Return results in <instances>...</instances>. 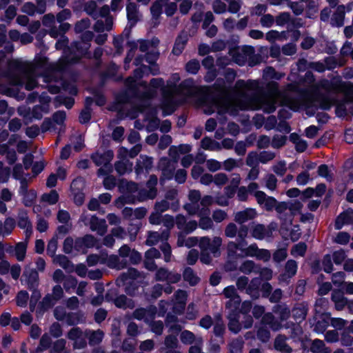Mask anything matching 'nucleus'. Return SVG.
<instances>
[{"mask_svg": "<svg viewBox=\"0 0 353 353\" xmlns=\"http://www.w3.org/2000/svg\"><path fill=\"white\" fill-rule=\"evenodd\" d=\"M268 92L261 94L257 81H238L232 97H223L203 103L202 108L205 114H210L215 111L219 114L228 112L234 115L239 110H259L270 113L274 112L278 104H281L294 111L312 106L305 98L294 99L282 94L276 83H270L268 86Z\"/></svg>", "mask_w": 353, "mask_h": 353, "instance_id": "nucleus-1", "label": "nucleus"}, {"mask_svg": "<svg viewBox=\"0 0 353 353\" xmlns=\"http://www.w3.org/2000/svg\"><path fill=\"white\" fill-rule=\"evenodd\" d=\"M179 74H173L165 85L164 81L161 78H154L150 81L149 85L145 82L139 83V92H141L143 99H150L155 96L158 90L162 92L161 108L164 115L172 113L176 105L188 101L192 97L196 94L198 89L194 85L191 79H187L176 86L180 81Z\"/></svg>", "mask_w": 353, "mask_h": 353, "instance_id": "nucleus-2", "label": "nucleus"}, {"mask_svg": "<svg viewBox=\"0 0 353 353\" xmlns=\"http://www.w3.org/2000/svg\"><path fill=\"white\" fill-rule=\"evenodd\" d=\"M157 183V178L155 176H151L148 183V190H141L137 192L138 187L135 183L133 182H122L121 188L125 189L126 193L132 194V196L130 197L126 194L123 195L117 201V206H119V203H134L135 197L139 201H144L146 199H152L157 195V190L155 185Z\"/></svg>", "mask_w": 353, "mask_h": 353, "instance_id": "nucleus-3", "label": "nucleus"}, {"mask_svg": "<svg viewBox=\"0 0 353 353\" xmlns=\"http://www.w3.org/2000/svg\"><path fill=\"white\" fill-rule=\"evenodd\" d=\"M221 244L222 239L219 236L214 237L212 241L209 237H201L199 241V247L202 251L201 261L205 264H209L211 262L210 257L205 253L208 250H210L214 257L219 256L221 254Z\"/></svg>", "mask_w": 353, "mask_h": 353, "instance_id": "nucleus-4", "label": "nucleus"}, {"mask_svg": "<svg viewBox=\"0 0 353 353\" xmlns=\"http://www.w3.org/2000/svg\"><path fill=\"white\" fill-rule=\"evenodd\" d=\"M321 86L327 91L343 92L347 100L353 101V85L349 83L342 82L334 78L330 82L327 80L321 81Z\"/></svg>", "mask_w": 353, "mask_h": 353, "instance_id": "nucleus-5", "label": "nucleus"}, {"mask_svg": "<svg viewBox=\"0 0 353 353\" xmlns=\"http://www.w3.org/2000/svg\"><path fill=\"white\" fill-rule=\"evenodd\" d=\"M241 181V178L239 174H232L230 180V184L224 188V195L216 196L215 202L221 206L228 205L229 199L234 196Z\"/></svg>", "mask_w": 353, "mask_h": 353, "instance_id": "nucleus-6", "label": "nucleus"}, {"mask_svg": "<svg viewBox=\"0 0 353 353\" xmlns=\"http://www.w3.org/2000/svg\"><path fill=\"white\" fill-rule=\"evenodd\" d=\"M80 221L85 225H88L92 231L103 236L108 230V225L105 219H99L95 216L88 213H83L80 217Z\"/></svg>", "mask_w": 353, "mask_h": 353, "instance_id": "nucleus-7", "label": "nucleus"}, {"mask_svg": "<svg viewBox=\"0 0 353 353\" xmlns=\"http://www.w3.org/2000/svg\"><path fill=\"white\" fill-rule=\"evenodd\" d=\"M158 58L157 53L149 54L146 57V61L151 65L150 67H148L145 65H141L134 71V78L140 79L145 74H152L153 75L157 74L159 72V68L154 65Z\"/></svg>", "mask_w": 353, "mask_h": 353, "instance_id": "nucleus-8", "label": "nucleus"}, {"mask_svg": "<svg viewBox=\"0 0 353 353\" xmlns=\"http://www.w3.org/2000/svg\"><path fill=\"white\" fill-rule=\"evenodd\" d=\"M114 154L112 151L108 150L103 154L96 153L92 156L93 161L97 165H103L104 168H101L98 170L99 176L105 175L107 172L111 170L109 163L112 160Z\"/></svg>", "mask_w": 353, "mask_h": 353, "instance_id": "nucleus-9", "label": "nucleus"}, {"mask_svg": "<svg viewBox=\"0 0 353 353\" xmlns=\"http://www.w3.org/2000/svg\"><path fill=\"white\" fill-rule=\"evenodd\" d=\"M223 294L229 301L226 303V307L232 312L237 310L241 303V299L236 294V289L234 286H228L223 290Z\"/></svg>", "mask_w": 353, "mask_h": 353, "instance_id": "nucleus-10", "label": "nucleus"}, {"mask_svg": "<svg viewBox=\"0 0 353 353\" xmlns=\"http://www.w3.org/2000/svg\"><path fill=\"white\" fill-rule=\"evenodd\" d=\"M176 192L175 190L170 192L167 194L165 200L156 203L155 210L163 212L170 208L176 210L178 207V201L176 199Z\"/></svg>", "mask_w": 353, "mask_h": 353, "instance_id": "nucleus-11", "label": "nucleus"}, {"mask_svg": "<svg viewBox=\"0 0 353 353\" xmlns=\"http://www.w3.org/2000/svg\"><path fill=\"white\" fill-rule=\"evenodd\" d=\"M189 203L184 205L185 210L190 214H196L199 212L201 194L198 190H190L188 194Z\"/></svg>", "mask_w": 353, "mask_h": 353, "instance_id": "nucleus-12", "label": "nucleus"}, {"mask_svg": "<svg viewBox=\"0 0 353 353\" xmlns=\"http://www.w3.org/2000/svg\"><path fill=\"white\" fill-rule=\"evenodd\" d=\"M88 335L87 332H83L79 328L74 327L68 332V338L74 341V348L81 349L85 345Z\"/></svg>", "mask_w": 353, "mask_h": 353, "instance_id": "nucleus-13", "label": "nucleus"}, {"mask_svg": "<svg viewBox=\"0 0 353 353\" xmlns=\"http://www.w3.org/2000/svg\"><path fill=\"white\" fill-rule=\"evenodd\" d=\"M187 299V293L183 290H178L175 294V299L173 303V312L177 314H181L185 308Z\"/></svg>", "mask_w": 353, "mask_h": 353, "instance_id": "nucleus-14", "label": "nucleus"}, {"mask_svg": "<svg viewBox=\"0 0 353 353\" xmlns=\"http://www.w3.org/2000/svg\"><path fill=\"white\" fill-rule=\"evenodd\" d=\"M139 112H145V114H147L145 121L148 122V124H146V127L148 129V130L152 131L158 128V126L159 125V120L156 117V110L148 109L144 108H140Z\"/></svg>", "mask_w": 353, "mask_h": 353, "instance_id": "nucleus-15", "label": "nucleus"}, {"mask_svg": "<svg viewBox=\"0 0 353 353\" xmlns=\"http://www.w3.org/2000/svg\"><path fill=\"white\" fill-rule=\"evenodd\" d=\"M353 223V210H348L341 214L336 218L335 221V229L340 230L345 225Z\"/></svg>", "mask_w": 353, "mask_h": 353, "instance_id": "nucleus-16", "label": "nucleus"}, {"mask_svg": "<svg viewBox=\"0 0 353 353\" xmlns=\"http://www.w3.org/2000/svg\"><path fill=\"white\" fill-rule=\"evenodd\" d=\"M257 212L254 208H247L245 210L236 212L234 214V220L239 223H243L254 219Z\"/></svg>", "mask_w": 353, "mask_h": 353, "instance_id": "nucleus-17", "label": "nucleus"}, {"mask_svg": "<svg viewBox=\"0 0 353 353\" xmlns=\"http://www.w3.org/2000/svg\"><path fill=\"white\" fill-rule=\"evenodd\" d=\"M23 276L24 278V281L29 288L32 289L37 285L39 275L36 270L27 267L24 270Z\"/></svg>", "mask_w": 353, "mask_h": 353, "instance_id": "nucleus-18", "label": "nucleus"}, {"mask_svg": "<svg viewBox=\"0 0 353 353\" xmlns=\"http://www.w3.org/2000/svg\"><path fill=\"white\" fill-rule=\"evenodd\" d=\"M93 37V34L90 32H85L83 33L82 37V41L79 43H75V49L79 54L83 55L85 54L90 48V41Z\"/></svg>", "mask_w": 353, "mask_h": 353, "instance_id": "nucleus-19", "label": "nucleus"}, {"mask_svg": "<svg viewBox=\"0 0 353 353\" xmlns=\"http://www.w3.org/2000/svg\"><path fill=\"white\" fill-rule=\"evenodd\" d=\"M297 263L294 260H288L285 264V272L281 275L280 279L285 281L287 279L294 276L297 271Z\"/></svg>", "mask_w": 353, "mask_h": 353, "instance_id": "nucleus-20", "label": "nucleus"}, {"mask_svg": "<svg viewBox=\"0 0 353 353\" xmlns=\"http://www.w3.org/2000/svg\"><path fill=\"white\" fill-rule=\"evenodd\" d=\"M270 234L271 230L261 224L255 225L252 230V235L256 239H263L267 236H270Z\"/></svg>", "mask_w": 353, "mask_h": 353, "instance_id": "nucleus-21", "label": "nucleus"}, {"mask_svg": "<svg viewBox=\"0 0 353 353\" xmlns=\"http://www.w3.org/2000/svg\"><path fill=\"white\" fill-rule=\"evenodd\" d=\"M37 4L39 6V8L37 9V8L34 6V5L32 3H26L23 5L22 8V11L25 13H27L30 15H33L36 12L39 13H43L44 12V1L43 0H39L37 1Z\"/></svg>", "mask_w": 353, "mask_h": 353, "instance_id": "nucleus-22", "label": "nucleus"}, {"mask_svg": "<svg viewBox=\"0 0 353 353\" xmlns=\"http://www.w3.org/2000/svg\"><path fill=\"white\" fill-rule=\"evenodd\" d=\"M345 8L344 6H340L336 8L335 13L331 19V23L333 26H342L344 23Z\"/></svg>", "mask_w": 353, "mask_h": 353, "instance_id": "nucleus-23", "label": "nucleus"}, {"mask_svg": "<svg viewBox=\"0 0 353 353\" xmlns=\"http://www.w3.org/2000/svg\"><path fill=\"white\" fill-rule=\"evenodd\" d=\"M152 161L151 158L146 156H140L136 168V172L139 174L143 172L144 170L147 171L152 167Z\"/></svg>", "mask_w": 353, "mask_h": 353, "instance_id": "nucleus-24", "label": "nucleus"}, {"mask_svg": "<svg viewBox=\"0 0 353 353\" xmlns=\"http://www.w3.org/2000/svg\"><path fill=\"white\" fill-rule=\"evenodd\" d=\"M236 311L237 310L232 312L231 310H229L228 314V319L230 321L228 323V327L229 329L234 333L239 332L241 327V324L239 323V318L237 317L238 314L236 313Z\"/></svg>", "mask_w": 353, "mask_h": 353, "instance_id": "nucleus-25", "label": "nucleus"}, {"mask_svg": "<svg viewBox=\"0 0 353 353\" xmlns=\"http://www.w3.org/2000/svg\"><path fill=\"white\" fill-rule=\"evenodd\" d=\"M281 219L291 223V216H289L288 204L285 202L277 203L274 207Z\"/></svg>", "mask_w": 353, "mask_h": 353, "instance_id": "nucleus-26", "label": "nucleus"}, {"mask_svg": "<svg viewBox=\"0 0 353 353\" xmlns=\"http://www.w3.org/2000/svg\"><path fill=\"white\" fill-rule=\"evenodd\" d=\"M213 198L211 196H205L201 199L199 204V212L196 214L199 216L209 215L210 210L208 207L213 203Z\"/></svg>", "mask_w": 353, "mask_h": 353, "instance_id": "nucleus-27", "label": "nucleus"}, {"mask_svg": "<svg viewBox=\"0 0 353 353\" xmlns=\"http://www.w3.org/2000/svg\"><path fill=\"white\" fill-rule=\"evenodd\" d=\"M115 169L120 174H123L132 171V163L126 157H123L119 159V161L115 164Z\"/></svg>", "mask_w": 353, "mask_h": 353, "instance_id": "nucleus-28", "label": "nucleus"}, {"mask_svg": "<svg viewBox=\"0 0 353 353\" xmlns=\"http://www.w3.org/2000/svg\"><path fill=\"white\" fill-rule=\"evenodd\" d=\"M107 264L111 268L121 270L126 266V261L125 259H120L118 256L111 255L107 259Z\"/></svg>", "mask_w": 353, "mask_h": 353, "instance_id": "nucleus-29", "label": "nucleus"}, {"mask_svg": "<svg viewBox=\"0 0 353 353\" xmlns=\"http://www.w3.org/2000/svg\"><path fill=\"white\" fill-rule=\"evenodd\" d=\"M332 299L335 303V307L337 310H343L347 305V299L340 292H334L332 295Z\"/></svg>", "mask_w": 353, "mask_h": 353, "instance_id": "nucleus-30", "label": "nucleus"}, {"mask_svg": "<svg viewBox=\"0 0 353 353\" xmlns=\"http://www.w3.org/2000/svg\"><path fill=\"white\" fill-rule=\"evenodd\" d=\"M191 145L188 144L180 145L179 147H172L170 148V156L176 161L179 158L178 152L181 154L188 153L191 150Z\"/></svg>", "mask_w": 353, "mask_h": 353, "instance_id": "nucleus-31", "label": "nucleus"}, {"mask_svg": "<svg viewBox=\"0 0 353 353\" xmlns=\"http://www.w3.org/2000/svg\"><path fill=\"white\" fill-rule=\"evenodd\" d=\"M95 239L92 235H86L83 239H78L75 241V248L80 250L81 247L90 248L94 245Z\"/></svg>", "mask_w": 353, "mask_h": 353, "instance_id": "nucleus-32", "label": "nucleus"}, {"mask_svg": "<svg viewBox=\"0 0 353 353\" xmlns=\"http://www.w3.org/2000/svg\"><path fill=\"white\" fill-rule=\"evenodd\" d=\"M53 262L68 272H72L74 270L72 264L65 256L56 255L53 258Z\"/></svg>", "mask_w": 353, "mask_h": 353, "instance_id": "nucleus-33", "label": "nucleus"}, {"mask_svg": "<svg viewBox=\"0 0 353 353\" xmlns=\"http://www.w3.org/2000/svg\"><path fill=\"white\" fill-rule=\"evenodd\" d=\"M141 149V147L139 145H135L130 151H128L127 149L124 148H121L118 151V158L122 159L123 157L127 158L128 157H130V158H134L139 153Z\"/></svg>", "mask_w": 353, "mask_h": 353, "instance_id": "nucleus-34", "label": "nucleus"}, {"mask_svg": "<svg viewBox=\"0 0 353 353\" xmlns=\"http://www.w3.org/2000/svg\"><path fill=\"white\" fill-rule=\"evenodd\" d=\"M201 148L204 150L216 151L219 150L221 147L218 142L212 140L210 138L205 137L201 141Z\"/></svg>", "mask_w": 353, "mask_h": 353, "instance_id": "nucleus-35", "label": "nucleus"}, {"mask_svg": "<svg viewBox=\"0 0 353 353\" xmlns=\"http://www.w3.org/2000/svg\"><path fill=\"white\" fill-rule=\"evenodd\" d=\"M169 234L168 230L163 232L161 236L157 232H150L147 239V243L151 245L157 243L160 239L167 240L169 237Z\"/></svg>", "mask_w": 353, "mask_h": 353, "instance_id": "nucleus-36", "label": "nucleus"}, {"mask_svg": "<svg viewBox=\"0 0 353 353\" xmlns=\"http://www.w3.org/2000/svg\"><path fill=\"white\" fill-rule=\"evenodd\" d=\"M126 10L128 20L133 24L135 23L139 19V12L137 5L134 3H128Z\"/></svg>", "mask_w": 353, "mask_h": 353, "instance_id": "nucleus-37", "label": "nucleus"}, {"mask_svg": "<svg viewBox=\"0 0 353 353\" xmlns=\"http://www.w3.org/2000/svg\"><path fill=\"white\" fill-rule=\"evenodd\" d=\"M288 204L289 209V216H291V221H292V216L301 213L302 208L303 207V203L298 200L291 201Z\"/></svg>", "mask_w": 353, "mask_h": 353, "instance_id": "nucleus-38", "label": "nucleus"}, {"mask_svg": "<svg viewBox=\"0 0 353 353\" xmlns=\"http://www.w3.org/2000/svg\"><path fill=\"white\" fill-rule=\"evenodd\" d=\"M261 285V281L259 279H253L248 288L246 289V292L248 294H250L252 297L256 299L259 296V288Z\"/></svg>", "mask_w": 353, "mask_h": 353, "instance_id": "nucleus-39", "label": "nucleus"}, {"mask_svg": "<svg viewBox=\"0 0 353 353\" xmlns=\"http://www.w3.org/2000/svg\"><path fill=\"white\" fill-rule=\"evenodd\" d=\"M138 275V272L135 269L130 268L126 273H124L121 276L120 280L123 283L124 285H132V280L135 279Z\"/></svg>", "mask_w": 353, "mask_h": 353, "instance_id": "nucleus-40", "label": "nucleus"}, {"mask_svg": "<svg viewBox=\"0 0 353 353\" xmlns=\"http://www.w3.org/2000/svg\"><path fill=\"white\" fill-rule=\"evenodd\" d=\"M274 347L277 350L283 353H290L291 352V348L285 342V338L282 336L276 337L274 342Z\"/></svg>", "mask_w": 353, "mask_h": 353, "instance_id": "nucleus-41", "label": "nucleus"}, {"mask_svg": "<svg viewBox=\"0 0 353 353\" xmlns=\"http://www.w3.org/2000/svg\"><path fill=\"white\" fill-rule=\"evenodd\" d=\"M112 25V19L110 17L105 19V23L102 19L97 20L94 25V30L97 32H103L111 29Z\"/></svg>", "mask_w": 353, "mask_h": 353, "instance_id": "nucleus-42", "label": "nucleus"}, {"mask_svg": "<svg viewBox=\"0 0 353 353\" xmlns=\"http://www.w3.org/2000/svg\"><path fill=\"white\" fill-rule=\"evenodd\" d=\"M262 321L264 324L268 325L273 330H278L281 328L280 322L274 320L271 313L265 314L263 316Z\"/></svg>", "mask_w": 353, "mask_h": 353, "instance_id": "nucleus-43", "label": "nucleus"}, {"mask_svg": "<svg viewBox=\"0 0 353 353\" xmlns=\"http://www.w3.org/2000/svg\"><path fill=\"white\" fill-rule=\"evenodd\" d=\"M114 303L117 307L124 309L132 308L134 306L133 301L131 299H127V297L123 295L118 296L114 300Z\"/></svg>", "mask_w": 353, "mask_h": 353, "instance_id": "nucleus-44", "label": "nucleus"}, {"mask_svg": "<svg viewBox=\"0 0 353 353\" xmlns=\"http://www.w3.org/2000/svg\"><path fill=\"white\" fill-rule=\"evenodd\" d=\"M27 245L26 243L20 242L14 248V256L17 259L21 261L24 259L26 253Z\"/></svg>", "mask_w": 353, "mask_h": 353, "instance_id": "nucleus-45", "label": "nucleus"}, {"mask_svg": "<svg viewBox=\"0 0 353 353\" xmlns=\"http://www.w3.org/2000/svg\"><path fill=\"white\" fill-rule=\"evenodd\" d=\"M184 280L188 282L190 285H194L199 281V278L194 273L193 270L188 268L183 272Z\"/></svg>", "mask_w": 353, "mask_h": 353, "instance_id": "nucleus-46", "label": "nucleus"}, {"mask_svg": "<svg viewBox=\"0 0 353 353\" xmlns=\"http://www.w3.org/2000/svg\"><path fill=\"white\" fill-rule=\"evenodd\" d=\"M307 250V245L305 243H299L294 245L291 250V254L294 257L303 256Z\"/></svg>", "mask_w": 353, "mask_h": 353, "instance_id": "nucleus-47", "label": "nucleus"}, {"mask_svg": "<svg viewBox=\"0 0 353 353\" xmlns=\"http://www.w3.org/2000/svg\"><path fill=\"white\" fill-rule=\"evenodd\" d=\"M19 226L26 229V236H30L32 233V226L26 214H22L19 216Z\"/></svg>", "mask_w": 353, "mask_h": 353, "instance_id": "nucleus-48", "label": "nucleus"}, {"mask_svg": "<svg viewBox=\"0 0 353 353\" xmlns=\"http://www.w3.org/2000/svg\"><path fill=\"white\" fill-rule=\"evenodd\" d=\"M168 0H157L151 6L150 10L154 18L158 17L162 10V7Z\"/></svg>", "mask_w": 353, "mask_h": 353, "instance_id": "nucleus-49", "label": "nucleus"}, {"mask_svg": "<svg viewBox=\"0 0 353 353\" xmlns=\"http://www.w3.org/2000/svg\"><path fill=\"white\" fill-rule=\"evenodd\" d=\"M186 41V36L180 35L175 42L174 46L172 50L173 53L176 55L180 54L185 47Z\"/></svg>", "mask_w": 353, "mask_h": 353, "instance_id": "nucleus-50", "label": "nucleus"}, {"mask_svg": "<svg viewBox=\"0 0 353 353\" xmlns=\"http://www.w3.org/2000/svg\"><path fill=\"white\" fill-rule=\"evenodd\" d=\"M87 333L88 334L87 337L89 338L90 343L92 345H95L100 343L103 336V332L100 330L88 332Z\"/></svg>", "mask_w": 353, "mask_h": 353, "instance_id": "nucleus-51", "label": "nucleus"}, {"mask_svg": "<svg viewBox=\"0 0 353 353\" xmlns=\"http://www.w3.org/2000/svg\"><path fill=\"white\" fill-rule=\"evenodd\" d=\"M228 177L226 174L220 172L214 175L213 183L218 187L221 188L228 181Z\"/></svg>", "mask_w": 353, "mask_h": 353, "instance_id": "nucleus-52", "label": "nucleus"}, {"mask_svg": "<svg viewBox=\"0 0 353 353\" xmlns=\"http://www.w3.org/2000/svg\"><path fill=\"white\" fill-rule=\"evenodd\" d=\"M59 199L58 193L55 190H52L48 194L42 195L41 200L49 204H54L57 202Z\"/></svg>", "mask_w": 353, "mask_h": 353, "instance_id": "nucleus-53", "label": "nucleus"}, {"mask_svg": "<svg viewBox=\"0 0 353 353\" xmlns=\"http://www.w3.org/2000/svg\"><path fill=\"white\" fill-rule=\"evenodd\" d=\"M311 350L316 353H330V351H325V344L321 340H314L311 346Z\"/></svg>", "mask_w": 353, "mask_h": 353, "instance_id": "nucleus-54", "label": "nucleus"}, {"mask_svg": "<svg viewBox=\"0 0 353 353\" xmlns=\"http://www.w3.org/2000/svg\"><path fill=\"white\" fill-rule=\"evenodd\" d=\"M260 163L259 153L256 152H251L248 154L246 164L250 167H255Z\"/></svg>", "mask_w": 353, "mask_h": 353, "instance_id": "nucleus-55", "label": "nucleus"}, {"mask_svg": "<svg viewBox=\"0 0 353 353\" xmlns=\"http://www.w3.org/2000/svg\"><path fill=\"white\" fill-rule=\"evenodd\" d=\"M264 181H265V187L268 190L273 191L276 189L277 180L273 174L266 175L265 177L264 178Z\"/></svg>", "mask_w": 353, "mask_h": 353, "instance_id": "nucleus-56", "label": "nucleus"}, {"mask_svg": "<svg viewBox=\"0 0 353 353\" xmlns=\"http://www.w3.org/2000/svg\"><path fill=\"white\" fill-rule=\"evenodd\" d=\"M206 167L209 171L214 172L221 170L222 167V163L217 160L210 159L206 161Z\"/></svg>", "mask_w": 353, "mask_h": 353, "instance_id": "nucleus-57", "label": "nucleus"}, {"mask_svg": "<svg viewBox=\"0 0 353 353\" xmlns=\"http://www.w3.org/2000/svg\"><path fill=\"white\" fill-rule=\"evenodd\" d=\"M319 175L321 177L326 179L327 181H331L332 179V173L326 165H321L318 168Z\"/></svg>", "mask_w": 353, "mask_h": 353, "instance_id": "nucleus-58", "label": "nucleus"}, {"mask_svg": "<svg viewBox=\"0 0 353 353\" xmlns=\"http://www.w3.org/2000/svg\"><path fill=\"white\" fill-rule=\"evenodd\" d=\"M29 299L28 293L26 291H20L17 296V304L20 307H25Z\"/></svg>", "mask_w": 353, "mask_h": 353, "instance_id": "nucleus-59", "label": "nucleus"}, {"mask_svg": "<svg viewBox=\"0 0 353 353\" xmlns=\"http://www.w3.org/2000/svg\"><path fill=\"white\" fill-rule=\"evenodd\" d=\"M201 217L199 221V227L203 230L211 229L213 226V223L208 215L199 216Z\"/></svg>", "mask_w": 353, "mask_h": 353, "instance_id": "nucleus-60", "label": "nucleus"}, {"mask_svg": "<svg viewBox=\"0 0 353 353\" xmlns=\"http://www.w3.org/2000/svg\"><path fill=\"white\" fill-rule=\"evenodd\" d=\"M242 247H243V245L241 243L236 244L234 242H230L228 244V255L230 256H239V254H236V251L238 250H240L242 252V250H243Z\"/></svg>", "mask_w": 353, "mask_h": 353, "instance_id": "nucleus-61", "label": "nucleus"}, {"mask_svg": "<svg viewBox=\"0 0 353 353\" xmlns=\"http://www.w3.org/2000/svg\"><path fill=\"white\" fill-rule=\"evenodd\" d=\"M181 340L183 343L191 344L196 339L192 332L185 330L181 332Z\"/></svg>", "mask_w": 353, "mask_h": 353, "instance_id": "nucleus-62", "label": "nucleus"}, {"mask_svg": "<svg viewBox=\"0 0 353 353\" xmlns=\"http://www.w3.org/2000/svg\"><path fill=\"white\" fill-rule=\"evenodd\" d=\"M37 197V193L34 190H30L23 194V203L26 205H31Z\"/></svg>", "mask_w": 353, "mask_h": 353, "instance_id": "nucleus-63", "label": "nucleus"}, {"mask_svg": "<svg viewBox=\"0 0 353 353\" xmlns=\"http://www.w3.org/2000/svg\"><path fill=\"white\" fill-rule=\"evenodd\" d=\"M185 68L188 72L196 74L200 68L199 62L195 59L191 60L186 64Z\"/></svg>", "mask_w": 353, "mask_h": 353, "instance_id": "nucleus-64", "label": "nucleus"}]
</instances>
